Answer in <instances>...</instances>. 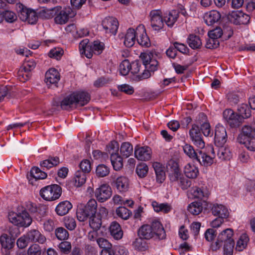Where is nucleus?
Instances as JSON below:
<instances>
[{
	"label": "nucleus",
	"instance_id": "nucleus-1",
	"mask_svg": "<svg viewBox=\"0 0 255 255\" xmlns=\"http://www.w3.org/2000/svg\"><path fill=\"white\" fill-rule=\"evenodd\" d=\"M233 235L234 231L231 228H227L220 231L216 240L212 243L211 249L213 251H217L223 245L224 255H232L235 245Z\"/></svg>",
	"mask_w": 255,
	"mask_h": 255
},
{
	"label": "nucleus",
	"instance_id": "nucleus-2",
	"mask_svg": "<svg viewBox=\"0 0 255 255\" xmlns=\"http://www.w3.org/2000/svg\"><path fill=\"white\" fill-rule=\"evenodd\" d=\"M138 235L143 239L149 240L152 238L163 240L166 234L163 227L158 221H153L151 225H144L138 230Z\"/></svg>",
	"mask_w": 255,
	"mask_h": 255
},
{
	"label": "nucleus",
	"instance_id": "nucleus-3",
	"mask_svg": "<svg viewBox=\"0 0 255 255\" xmlns=\"http://www.w3.org/2000/svg\"><path fill=\"white\" fill-rule=\"evenodd\" d=\"M90 100L89 94L84 91L74 92L66 97L61 103L63 109L68 110L73 107L83 106L86 105Z\"/></svg>",
	"mask_w": 255,
	"mask_h": 255
},
{
	"label": "nucleus",
	"instance_id": "nucleus-4",
	"mask_svg": "<svg viewBox=\"0 0 255 255\" xmlns=\"http://www.w3.org/2000/svg\"><path fill=\"white\" fill-rule=\"evenodd\" d=\"M8 218L10 223L18 227H27L32 223L31 217L25 210L18 213L10 212Z\"/></svg>",
	"mask_w": 255,
	"mask_h": 255
},
{
	"label": "nucleus",
	"instance_id": "nucleus-5",
	"mask_svg": "<svg viewBox=\"0 0 255 255\" xmlns=\"http://www.w3.org/2000/svg\"><path fill=\"white\" fill-rule=\"evenodd\" d=\"M97 209V201L93 199H90L85 206L78 208L76 213L77 219L80 222L86 221L89 217L96 215Z\"/></svg>",
	"mask_w": 255,
	"mask_h": 255
},
{
	"label": "nucleus",
	"instance_id": "nucleus-6",
	"mask_svg": "<svg viewBox=\"0 0 255 255\" xmlns=\"http://www.w3.org/2000/svg\"><path fill=\"white\" fill-rule=\"evenodd\" d=\"M55 10L54 21L59 24H65L76 14V12L70 7L58 6L55 7Z\"/></svg>",
	"mask_w": 255,
	"mask_h": 255
},
{
	"label": "nucleus",
	"instance_id": "nucleus-7",
	"mask_svg": "<svg viewBox=\"0 0 255 255\" xmlns=\"http://www.w3.org/2000/svg\"><path fill=\"white\" fill-rule=\"evenodd\" d=\"M62 193L60 186L57 184L49 185L42 188L40 191L41 197L46 201H54L58 199Z\"/></svg>",
	"mask_w": 255,
	"mask_h": 255
},
{
	"label": "nucleus",
	"instance_id": "nucleus-8",
	"mask_svg": "<svg viewBox=\"0 0 255 255\" xmlns=\"http://www.w3.org/2000/svg\"><path fill=\"white\" fill-rule=\"evenodd\" d=\"M150 24L154 30L159 31L164 26V20L161 11L152 10L150 12Z\"/></svg>",
	"mask_w": 255,
	"mask_h": 255
},
{
	"label": "nucleus",
	"instance_id": "nucleus-9",
	"mask_svg": "<svg viewBox=\"0 0 255 255\" xmlns=\"http://www.w3.org/2000/svg\"><path fill=\"white\" fill-rule=\"evenodd\" d=\"M229 20L236 25L246 24L250 21V16L242 11H233L228 16Z\"/></svg>",
	"mask_w": 255,
	"mask_h": 255
},
{
	"label": "nucleus",
	"instance_id": "nucleus-10",
	"mask_svg": "<svg viewBox=\"0 0 255 255\" xmlns=\"http://www.w3.org/2000/svg\"><path fill=\"white\" fill-rule=\"evenodd\" d=\"M140 57L142 60L145 69L155 71L157 69L158 63L155 56L150 52H144L140 54Z\"/></svg>",
	"mask_w": 255,
	"mask_h": 255
},
{
	"label": "nucleus",
	"instance_id": "nucleus-11",
	"mask_svg": "<svg viewBox=\"0 0 255 255\" xmlns=\"http://www.w3.org/2000/svg\"><path fill=\"white\" fill-rule=\"evenodd\" d=\"M189 136L193 144L200 149L205 147V142L203 141L200 128L198 125H193L189 130Z\"/></svg>",
	"mask_w": 255,
	"mask_h": 255
},
{
	"label": "nucleus",
	"instance_id": "nucleus-12",
	"mask_svg": "<svg viewBox=\"0 0 255 255\" xmlns=\"http://www.w3.org/2000/svg\"><path fill=\"white\" fill-rule=\"evenodd\" d=\"M105 33L112 35H115L118 28V21L117 19L113 17H108L104 18L102 23Z\"/></svg>",
	"mask_w": 255,
	"mask_h": 255
},
{
	"label": "nucleus",
	"instance_id": "nucleus-13",
	"mask_svg": "<svg viewBox=\"0 0 255 255\" xmlns=\"http://www.w3.org/2000/svg\"><path fill=\"white\" fill-rule=\"evenodd\" d=\"M135 157L141 161H148L152 157L151 149L147 146H140L136 145L134 148Z\"/></svg>",
	"mask_w": 255,
	"mask_h": 255
},
{
	"label": "nucleus",
	"instance_id": "nucleus-14",
	"mask_svg": "<svg viewBox=\"0 0 255 255\" xmlns=\"http://www.w3.org/2000/svg\"><path fill=\"white\" fill-rule=\"evenodd\" d=\"M112 191L110 186L107 184H103L97 188L95 192V197L100 202H104L112 196Z\"/></svg>",
	"mask_w": 255,
	"mask_h": 255
},
{
	"label": "nucleus",
	"instance_id": "nucleus-15",
	"mask_svg": "<svg viewBox=\"0 0 255 255\" xmlns=\"http://www.w3.org/2000/svg\"><path fill=\"white\" fill-rule=\"evenodd\" d=\"M194 125H198L200 130H202L203 134L205 136L212 135L210 125L208 122L206 116L204 114L201 113L199 115L198 119Z\"/></svg>",
	"mask_w": 255,
	"mask_h": 255
},
{
	"label": "nucleus",
	"instance_id": "nucleus-16",
	"mask_svg": "<svg viewBox=\"0 0 255 255\" xmlns=\"http://www.w3.org/2000/svg\"><path fill=\"white\" fill-rule=\"evenodd\" d=\"M227 139V134L225 127L218 124L215 128V142L218 146H222Z\"/></svg>",
	"mask_w": 255,
	"mask_h": 255
},
{
	"label": "nucleus",
	"instance_id": "nucleus-17",
	"mask_svg": "<svg viewBox=\"0 0 255 255\" xmlns=\"http://www.w3.org/2000/svg\"><path fill=\"white\" fill-rule=\"evenodd\" d=\"M20 19L27 21L29 24H34L38 20V16L35 11L31 9H23L19 14Z\"/></svg>",
	"mask_w": 255,
	"mask_h": 255
},
{
	"label": "nucleus",
	"instance_id": "nucleus-18",
	"mask_svg": "<svg viewBox=\"0 0 255 255\" xmlns=\"http://www.w3.org/2000/svg\"><path fill=\"white\" fill-rule=\"evenodd\" d=\"M224 118L232 127L238 126L242 122V118L231 109H227L223 113Z\"/></svg>",
	"mask_w": 255,
	"mask_h": 255
},
{
	"label": "nucleus",
	"instance_id": "nucleus-19",
	"mask_svg": "<svg viewBox=\"0 0 255 255\" xmlns=\"http://www.w3.org/2000/svg\"><path fill=\"white\" fill-rule=\"evenodd\" d=\"M209 192L205 187H193L188 192V196L193 199H203L208 196Z\"/></svg>",
	"mask_w": 255,
	"mask_h": 255
},
{
	"label": "nucleus",
	"instance_id": "nucleus-20",
	"mask_svg": "<svg viewBox=\"0 0 255 255\" xmlns=\"http://www.w3.org/2000/svg\"><path fill=\"white\" fill-rule=\"evenodd\" d=\"M211 212L214 216L225 219H227L230 214L228 208L221 204H214L212 207Z\"/></svg>",
	"mask_w": 255,
	"mask_h": 255
},
{
	"label": "nucleus",
	"instance_id": "nucleus-21",
	"mask_svg": "<svg viewBox=\"0 0 255 255\" xmlns=\"http://www.w3.org/2000/svg\"><path fill=\"white\" fill-rule=\"evenodd\" d=\"M136 32L137 34V41L139 44L142 46L146 47L150 45V40L147 36L145 29L143 25H140L136 28Z\"/></svg>",
	"mask_w": 255,
	"mask_h": 255
},
{
	"label": "nucleus",
	"instance_id": "nucleus-22",
	"mask_svg": "<svg viewBox=\"0 0 255 255\" xmlns=\"http://www.w3.org/2000/svg\"><path fill=\"white\" fill-rule=\"evenodd\" d=\"M59 80V73L55 68H51L46 72L45 81L48 86H56Z\"/></svg>",
	"mask_w": 255,
	"mask_h": 255
},
{
	"label": "nucleus",
	"instance_id": "nucleus-23",
	"mask_svg": "<svg viewBox=\"0 0 255 255\" xmlns=\"http://www.w3.org/2000/svg\"><path fill=\"white\" fill-rule=\"evenodd\" d=\"M169 176L171 181L176 182L182 177L177 163L171 161L169 164Z\"/></svg>",
	"mask_w": 255,
	"mask_h": 255
},
{
	"label": "nucleus",
	"instance_id": "nucleus-24",
	"mask_svg": "<svg viewBox=\"0 0 255 255\" xmlns=\"http://www.w3.org/2000/svg\"><path fill=\"white\" fill-rule=\"evenodd\" d=\"M79 51L82 56H85L88 58H91L93 54L92 44L89 43L88 39L83 40L79 43Z\"/></svg>",
	"mask_w": 255,
	"mask_h": 255
},
{
	"label": "nucleus",
	"instance_id": "nucleus-25",
	"mask_svg": "<svg viewBox=\"0 0 255 255\" xmlns=\"http://www.w3.org/2000/svg\"><path fill=\"white\" fill-rule=\"evenodd\" d=\"M255 135V124L253 126L246 125L243 127L242 132L239 135L238 140L243 142L245 138L254 137Z\"/></svg>",
	"mask_w": 255,
	"mask_h": 255
},
{
	"label": "nucleus",
	"instance_id": "nucleus-26",
	"mask_svg": "<svg viewBox=\"0 0 255 255\" xmlns=\"http://www.w3.org/2000/svg\"><path fill=\"white\" fill-rule=\"evenodd\" d=\"M221 14L217 10H213L204 14V20L208 25H212L217 22L221 18Z\"/></svg>",
	"mask_w": 255,
	"mask_h": 255
},
{
	"label": "nucleus",
	"instance_id": "nucleus-27",
	"mask_svg": "<svg viewBox=\"0 0 255 255\" xmlns=\"http://www.w3.org/2000/svg\"><path fill=\"white\" fill-rule=\"evenodd\" d=\"M116 187L120 192H125L129 188V180L123 176H120L117 178L115 182Z\"/></svg>",
	"mask_w": 255,
	"mask_h": 255
},
{
	"label": "nucleus",
	"instance_id": "nucleus-28",
	"mask_svg": "<svg viewBox=\"0 0 255 255\" xmlns=\"http://www.w3.org/2000/svg\"><path fill=\"white\" fill-rule=\"evenodd\" d=\"M136 36L137 37L136 29H128L124 38V43L125 46L128 47H132L135 43Z\"/></svg>",
	"mask_w": 255,
	"mask_h": 255
},
{
	"label": "nucleus",
	"instance_id": "nucleus-29",
	"mask_svg": "<svg viewBox=\"0 0 255 255\" xmlns=\"http://www.w3.org/2000/svg\"><path fill=\"white\" fill-rule=\"evenodd\" d=\"M150 202L154 211L156 212H162L166 214L172 210L171 206L167 203H159L153 200H150Z\"/></svg>",
	"mask_w": 255,
	"mask_h": 255
},
{
	"label": "nucleus",
	"instance_id": "nucleus-30",
	"mask_svg": "<svg viewBox=\"0 0 255 255\" xmlns=\"http://www.w3.org/2000/svg\"><path fill=\"white\" fill-rule=\"evenodd\" d=\"M179 13L176 10H171L164 14L163 20L169 27H172L177 20Z\"/></svg>",
	"mask_w": 255,
	"mask_h": 255
},
{
	"label": "nucleus",
	"instance_id": "nucleus-31",
	"mask_svg": "<svg viewBox=\"0 0 255 255\" xmlns=\"http://www.w3.org/2000/svg\"><path fill=\"white\" fill-rule=\"evenodd\" d=\"M72 205L68 201H64L60 202L55 208L56 213L59 216H64L67 214L72 209Z\"/></svg>",
	"mask_w": 255,
	"mask_h": 255
},
{
	"label": "nucleus",
	"instance_id": "nucleus-32",
	"mask_svg": "<svg viewBox=\"0 0 255 255\" xmlns=\"http://www.w3.org/2000/svg\"><path fill=\"white\" fill-rule=\"evenodd\" d=\"M26 237L28 239V241L38 242L40 244H43L46 241L45 237L40 232L36 230H33L28 232L26 234Z\"/></svg>",
	"mask_w": 255,
	"mask_h": 255
},
{
	"label": "nucleus",
	"instance_id": "nucleus-33",
	"mask_svg": "<svg viewBox=\"0 0 255 255\" xmlns=\"http://www.w3.org/2000/svg\"><path fill=\"white\" fill-rule=\"evenodd\" d=\"M184 173L189 178H195L199 173V170L194 164L189 163L184 166Z\"/></svg>",
	"mask_w": 255,
	"mask_h": 255
},
{
	"label": "nucleus",
	"instance_id": "nucleus-34",
	"mask_svg": "<svg viewBox=\"0 0 255 255\" xmlns=\"http://www.w3.org/2000/svg\"><path fill=\"white\" fill-rule=\"evenodd\" d=\"M111 235L116 240L121 239L123 236V232L119 224L113 222L110 227Z\"/></svg>",
	"mask_w": 255,
	"mask_h": 255
},
{
	"label": "nucleus",
	"instance_id": "nucleus-35",
	"mask_svg": "<svg viewBox=\"0 0 255 255\" xmlns=\"http://www.w3.org/2000/svg\"><path fill=\"white\" fill-rule=\"evenodd\" d=\"M199 155H198L196 160L199 161L201 165L204 166H209L214 163V157H211L201 151H199Z\"/></svg>",
	"mask_w": 255,
	"mask_h": 255
},
{
	"label": "nucleus",
	"instance_id": "nucleus-36",
	"mask_svg": "<svg viewBox=\"0 0 255 255\" xmlns=\"http://www.w3.org/2000/svg\"><path fill=\"white\" fill-rule=\"evenodd\" d=\"M249 242V238L246 233L242 234L237 242L236 250L242 251L247 247Z\"/></svg>",
	"mask_w": 255,
	"mask_h": 255
},
{
	"label": "nucleus",
	"instance_id": "nucleus-37",
	"mask_svg": "<svg viewBox=\"0 0 255 255\" xmlns=\"http://www.w3.org/2000/svg\"><path fill=\"white\" fill-rule=\"evenodd\" d=\"M120 152L123 157H128L133 152L132 145L128 142H123L121 146Z\"/></svg>",
	"mask_w": 255,
	"mask_h": 255
},
{
	"label": "nucleus",
	"instance_id": "nucleus-38",
	"mask_svg": "<svg viewBox=\"0 0 255 255\" xmlns=\"http://www.w3.org/2000/svg\"><path fill=\"white\" fill-rule=\"evenodd\" d=\"M217 155L222 161L230 160L232 157V152L227 147H221L218 151Z\"/></svg>",
	"mask_w": 255,
	"mask_h": 255
},
{
	"label": "nucleus",
	"instance_id": "nucleus-39",
	"mask_svg": "<svg viewBox=\"0 0 255 255\" xmlns=\"http://www.w3.org/2000/svg\"><path fill=\"white\" fill-rule=\"evenodd\" d=\"M86 181V175L83 171L78 170L76 172L74 178V185L80 187L84 184Z\"/></svg>",
	"mask_w": 255,
	"mask_h": 255
},
{
	"label": "nucleus",
	"instance_id": "nucleus-40",
	"mask_svg": "<svg viewBox=\"0 0 255 255\" xmlns=\"http://www.w3.org/2000/svg\"><path fill=\"white\" fill-rule=\"evenodd\" d=\"M202 210V204L200 202H193L188 206V211L193 215L199 214Z\"/></svg>",
	"mask_w": 255,
	"mask_h": 255
},
{
	"label": "nucleus",
	"instance_id": "nucleus-41",
	"mask_svg": "<svg viewBox=\"0 0 255 255\" xmlns=\"http://www.w3.org/2000/svg\"><path fill=\"white\" fill-rule=\"evenodd\" d=\"M0 243L3 248L9 249L13 247V239L7 235L3 234L0 237Z\"/></svg>",
	"mask_w": 255,
	"mask_h": 255
},
{
	"label": "nucleus",
	"instance_id": "nucleus-42",
	"mask_svg": "<svg viewBox=\"0 0 255 255\" xmlns=\"http://www.w3.org/2000/svg\"><path fill=\"white\" fill-rule=\"evenodd\" d=\"M60 162L59 159L57 157H50L43 160L40 163L41 166L49 169L54 166L58 165Z\"/></svg>",
	"mask_w": 255,
	"mask_h": 255
},
{
	"label": "nucleus",
	"instance_id": "nucleus-43",
	"mask_svg": "<svg viewBox=\"0 0 255 255\" xmlns=\"http://www.w3.org/2000/svg\"><path fill=\"white\" fill-rule=\"evenodd\" d=\"M111 161L114 169L115 170H119L123 166V159L122 157L119 155H113L111 157Z\"/></svg>",
	"mask_w": 255,
	"mask_h": 255
},
{
	"label": "nucleus",
	"instance_id": "nucleus-44",
	"mask_svg": "<svg viewBox=\"0 0 255 255\" xmlns=\"http://www.w3.org/2000/svg\"><path fill=\"white\" fill-rule=\"evenodd\" d=\"M88 218H89V225L94 230H97L100 228L102 221L98 215H93L89 217Z\"/></svg>",
	"mask_w": 255,
	"mask_h": 255
},
{
	"label": "nucleus",
	"instance_id": "nucleus-45",
	"mask_svg": "<svg viewBox=\"0 0 255 255\" xmlns=\"http://www.w3.org/2000/svg\"><path fill=\"white\" fill-rule=\"evenodd\" d=\"M116 214L119 217L124 220H127L131 215V212L127 208L121 206L117 208Z\"/></svg>",
	"mask_w": 255,
	"mask_h": 255
},
{
	"label": "nucleus",
	"instance_id": "nucleus-46",
	"mask_svg": "<svg viewBox=\"0 0 255 255\" xmlns=\"http://www.w3.org/2000/svg\"><path fill=\"white\" fill-rule=\"evenodd\" d=\"M182 148L184 152L187 156L191 159H196L198 155L192 145L189 144H185Z\"/></svg>",
	"mask_w": 255,
	"mask_h": 255
},
{
	"label": "nucleus",
	"instance_id": "nucleus-47",
	"mask_svg": "<svg viewBox=\"0 0 255 255\" xmlns=\"http://www.w3.org/2000/svg\"><path fill=\"white\" fill-rule=\"evenodd\" d=\"M133 246L135 249L140 251H144L148 248L146 242L141 237L134 241L133 243Z\"/></svg>",
	"mask_w": 255,
	"mask_h": 255
},
{
	"label": "nucleus",
	"instance_id": "nucleus-48",
	"mask_svg": "<svg viewBox=\"0 0 255 255\" xmlns=\"http://www.w3.org/2000/svg\"><path fill=\"white\" fill-rule=\"evenodd\" d=\"M238 115L241 116L242 120L249 118L251 115V111L247 104H242L238 108Z\"/></svg>",
	"mask_w": 255,
	"mask_h": 255
},
{
	"label": "nucleus",
	"instance_id": "nucleus-49",
	"mask_svg": "<svg viewBox=\"0 0 255 255\" xmlns=\"http://www.w3.org/2000/svg\"><path fill=\"white\" fill-rule=\"evenodd\" d=\"M188 44L193 49L199 48L202 44L199 37L194 35H190L188 39Z\"/></svg>",
	"mask_w": 255,
	"mask_h": 255
},
{
	"label": "nucleus",
	"instance_id": "nucleus-50",
	"mask_svg": "<svg viewBox=\"0 0 255 255\" xmlns=\"http://www.w3.org/2000/svg\"><path fill=\"white\" fill-rule=\"evenodd\" d=\"M30 175L36 179H43L46 177L47 174L39 168L34 167L30 170Z\"/></svg>",
	"mask_w": 255,
	"mask_h": 255
},
{
	"label": "nucleus",
	"instance_id": "nucleus-51",
	"mask_svg": "<svg viewBox=\"0 0 255 255\" xmlns=\"http://www.w3.org/2000/svg\"><path fill=\"white\" fill-rule=\"evenodd\" d=\"M119 149L118 143L116 141H112L106 147V151L111 154V156L113 155H118Z\"/></svg>",
	"mask_w": 255,
	"mask_h": 255
},
{
	"label": "nucleus",
	"instance_id": "nucleus-52",
	"mask_svg": "<svg viewBox=\"0 0 255 255\" xmlns=\"http://www.w3.org/2000/svg\"><path fill=\"white\" fill-rule=\"evenodd\" d=\"M55 7L52 8H44L40 12V16L43 18L50 19L55 16Z\"/></svg>",
	"mask_w": 255,
	"mask_h": 255
},
{
	"label": "nucleus",
	"instance_id": "nucleus-53",
	"mask_svg": "<svg viewBox=\"0 0 255 255\" xmlns=\"http://www.w3.org/2000/svg\"><path fill=\"white\" fill-rule=\"evenodd\" d=\"M110 172L109 168L104 164H100L97 168L96 173L99 177H103L107 176Z\"/></svg>",
	"mask_w": 255,
	"mask_h": 255
},
{
	"label": "nucleus",
	"instance_id": "nucleus-54",
	"mask_svg": "<svg viewBox=\"0 0 255 255\" xmlns=\"http://www.w3.org/2000/svg\"><path fill=\"white\" fill-rule=\"evenodd\" d=\"M130 63L128 60L122 62L119 66V71L122 75L126 76L130 71Z\"/></svg>",
	"mask_w": 255,
	"mask_h": 255
},
{
	"label": "nucleus",
	"instance_id": "nucleus-55",
	"mask_svg": "<svg viewBox=\"0 0 255 255\" xmlns=\"http://www.w3.org/2000/svg\"><path fill=\"white\" fill-rule=\"evenodd\" d=\"M148 171V166L144 163L137 165L136 168V172L140 178L145 177L147 175Z\"/></svg>",
	"mask_w": 255,
	"mask_h": 255
},
{
	"label": "nucleus",
	"instance_id": "nucleus-56",
	"mask_svg": "<svg viewBox=\"0 0 255 255\" xmlns=\"http://www.w3.org/2000/svg\"><path fill=\"white\" fill-rule=\"evenodd\" d=\"M93 53L95 54H100L105 49V44L99 40H96L92 43Z\"/></svg>",
	"mask_w": 255,
	"mask_h": 255
},
{
	"label": "nucleus",
	"instance_id": "nucleus-57",
	"mask_svg": "<svg viewBox=\"0 0 255 255\" xmlns=\"http://www.w3.org/2000/svg\"><path fill=\"white\" fill-rule=\"evenodd\" d=\"M55 235L57 239L59 240H66L69 237L68 231L62 227L57 228L55 230Z\"/></svg>",
	"mask_w": 255,
	"mask_h": 255
},
{
	"label": "nucleus",
	"instance_id": "nucleus-58",
	"mask_svg": "<svg viewBox=\"0 0 255 255\" xmlns=\"http://www.w3.org/2000/svg\"><path fill=\"white\" fill-rule=\"evenodd\" d=\"M4 19L7 22L12 23L16 20L17 15L12 11L4 10L3 11Z\"/></svg>",
	"mask_w": 255,
	"mask_h": 255
},
{
	"label": "nucleus",
	"instance_id": "nucleus-59",
	"mask_svg": "<svg viewBox=\"0 0 255 255\" xmlns=\"http://www.w3.org/2000/svg\"><path fill=\"white\" fill-rule=\"evenodd\" d=\"M243 142H239L240 143L244 144L245 147L249 150L255 151V138H248L243 140Z\"/></svg>",
	"mask_w": 255,
	"mask_h": 255
},
{
	"label": "nucleus",
	"instance_id": "nucleus-60",
	"mask_svg": "<svg viewBox=\"0 0 255 255\" xmlns=\"http://www.w3.org/2000/svg\"><path fill=\"white\" fill-rule=\"evenodd\" d=\"M64 224L65 227L70 231L74 230L76 227L75 220L72 217H65L64 219Z\"/></svg>",
	"mask_w": 255,
	"mask_h": 255
},
{
	"label": "nucleus",
	"instance_id": "nucleus-61",
	"mask_svg": "<svg viewBox=\"0 0 255 255\" xmlns=\"http://www.w3.org/2000/svg\"><path fill=\"white\" fill-rule=\"evenodd\" d=\"M30 71L21 67L18 71V77L19 80L22 82H24L25 81L27 80L30 76Z\"/></svg>",
	"mask_w": 255,
	"mask_h": 255
},
{
	"label": "nucleus",
	"instance_id": "nucleus-62",
	"mask_svg": "<svg viewBox=\"0 0 255 255\" xmlns=\"http://www.w3.org/2000/svg\"><path fill=\"white\" fill-rule=\"evenodd\" d=\"M63 54V50L60 47H56L52 49L49 52L50 57L59 59Z\"/></svg>",
	"mask_w": 255,
	"mask_h": 255
},
{
	"label": "nucleus",
	"instance_id": "nucleus-63",
	"mask_svg": "<svg viewBox=\"0 0 255 255\" xmlns=\"http://www.w3.org/2000/svg\"><path fill=\"white\" fill-rule=\"evenodd\" d=\"M58 248L61 253L68 254L71 251V244L68 241H63L58 245Z\"/></svg>",
	"mask_w": 255,
	"mask_h": 255
},
{
	"label": "nucleus",
	"instance_id": "nucleus-64",
	"mask_svg": "<svg viewBox=\"0 0 255 255\" xmlns=\"http://www.w3.org/2000/svg\"><path fill=\"white\" fill-rule=\"evenodd\" d=\"M223 34V31L220 27H217L212 30H210L208 32L209 37L216 39L218 40V38L221 37Z\"/></svg>",
	"mask_w": 255,
	"mask_h": 255
}]
</instances>
